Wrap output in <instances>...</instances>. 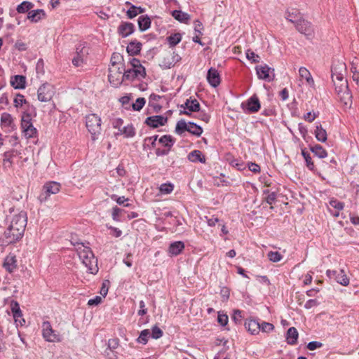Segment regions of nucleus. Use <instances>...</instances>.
I'll return each mask as SVG.
<instances>
[{
	"label": "nucleus",
	"instance_id": "obj_1",
	"mask_svg": "<svg viewBox=\"0 0 359 359\" xmlns=\"http://www.w3.org/2000/svg\"><path fill=\"white\" fill-rule=\"evenodd\" d=\"M26 225V212H20L19 214L13 216L11 224L4 231V236L6 238H11L8 244L15 243L22 238Z\"/></svg>",
	"mask_w": 359,
	"mask_h": 359
},
{
	"label": "nucleus",
	"instance_id": "obj_2",
	"mask_svg": "<svg viewBox=\"0 0 359 359\" xmlns=\"http://www.w3.org/2000/svg\"><path fill=\"white\" fill-rule=\"evenodd\" d=\"M79 256L83 264L87 267L89 273L95 275L98 272L97 259L90 248L85 247L79 252Z\"/></svg>",
	"mask_w": 359,
	"mask_h": 359
},
{
	"label": "nucleus",
	"instance_id": "obj_3",
	"mask_svg": "<svg viewBox=\"0 0 359 359\" xmlns=\"http://www.w3.org/2000/svg\"><path fill=\"white\" fill-rule=\"evenodd\" d=\"M101 118L95 114H90L86 116V126L91 134L92 140H95L101 133Z\"/></svg>",
	"mask_w": 359,
	"mask_h": 359
},
{
	"label": "nucleus",
	"instance_id": "obj_4",
	"mask_svg": "<svg viewBox=\"0 0 359 359\" xmlns=\"http://www.w3.org/2000/svg\"><path fill=\"white\" fill-rule=\"evenodd\" d=\"M61 189V184L55 181H50L44 184L42 191L38 198L40 202L43 203L48 200L52 194H57Z\"/></svg>",
	"mask_w": 359,
	"mask_h": 359
},
{
	"label": "nucleus",
	"instance_id": "obj_5",
	"mask_svg": "<svg viewBox=\"0 0 359 359\" xmlns=\"http://www.w3.org/2000/svg\"><path fill=\"white\" fill-rule=\"evenodd\" d=\"M241 107L244 113L248 114L258 112L261 108V104L258 96L256 94H254L246 101L243 102L241 104Z\"/></svg>",
	"mask_w": 359,
	"mask_h": 359
},
{
	"label": "nucleus",
	"instance_id": "obj_6",
	"mask_svg": "<svg viewBox=\"0 0 359 359\" xmlns=\"http://www.w3.org/2000/svg\"><path fill=\"white\" fill-rule=\"evenodd\" d=\"M296 29L304 34L308 39H311L314 36L313 25L311 22L304 18L299 19L294 25Z\"/></svg>",
	"mask_w": 359,
	"mask_h": 359
},
{
	"label": "nucleus",
	"instance_id": "obj_7",
	"mask_svg": "<svg viewBox=\"0 0 359 359\" xmlns=\"http://www.w3.org/2000/svg\"><path fill=\"white\" fill-rule=\"evenodd\" d=\"M180 108L184 109L180 111V114H184L188 116H191V112L201 111V105L196 98L190 97L187 99L185 102L180 105Z\"/></svg>",
	"mask_w": 359,
	"mask_h": 359
},
{
	"label": "nucleus",
	"instance_id": "obj_8",
	"mask_svg": "<svg viewBox=\"0 0 359 359\" xmlns=\"http://www.w3.org/2000/svg\"><path fill=\"white\" fill-rule=\"evenodd\" d=\"M123 69L121 67H113L109 69L108 80L111 86L115 88L119 87L124 79H123Z\"/></svg>",
	"mask_w": 359,
	"mask_h": 359
},
{
	"label": "nucleus",
	"instance_id": "obj_9",
	"mask_svg": "<svg viewBox=\"0 0 359 359\" xmlns=\"http://www.w3.org/2000/svg\"><path fill=\"white\" fill-rule=\"evenodd\" d=\"M54 95L53 86L50 83H45L42 84L38 89V100L43 102L50 101Z\"/></svg>",
	"mask_w": 359,
	"mask_h": 359
},
{
	"label": "nucleus",
	"instance_id": "obj_10",
	"mask_svg": "<svg viewBox=\"0 0 359 359\" xmlns=\"http://www.w3.org/2000/svg\"><path fill=\"white\" fill-rule=\"evenodd\" d=\"M326 275L329 278H333L337 283L341 285L346 286L349 283V279L343 269L339 271L328 269L326 271Z\"/></svg>",
	"mask_w": 359,
	"mask_h": 359
},
{
	"label": "nucleus",
	"instance_id": "obj_11",
	"mask_svg": "<svg viewBox=\"0 0 359 359\" xmlns=\"http://www.w3.org/2000/svg\"><path fill=\"white\" fill-rule=\"evenodd\" d=\"M257 76L259 79L270 82L274 80V69L269 67L267 65L264 66H256L255 67Z\"/></svg>",
	"mask_w": 359,
	"mask_h": 359
},
{
	"label": "nucleus",
	"instance_id": "obj_12",
	"mask_svg": "<svg viewBox=\"0 0 359 359\" xmlns=\"http://www.w3.org/2000/svg\"><path fill=\"white\" fill-rule=\"evenodd\" d=\"M122 69L123 71V79L124 81H133L139 76L144 79L147 76L145 67H142V69H128L126 70L125 65L123 63Z\"/></svg>",
	"mask_w": 359,
	"mask_h": 359
},
{
	"label": "nucleus",
	"instance_id": "obj_13",
	"mask_svg": "<svg viewBox=\"0 0 359 359\" xmlns=\"http://www.w3.org/2000/svg\"><path fill=\"white\" fill-rule=\"evenodd\" d=\"M42 328L43 337L46 341L50 342L61 341L60 335L55 333V331L53 330L51 325L48 321H45L43 323Z\"/></svg>",
	"mask_w": 359,
	"mask_h": 359
},
{
	"label": "nucleus",
	"instance_id": "obj_14",
	"mask_svg": "<svg viewBox=\"0 0 359 359\" xmlns=\"http://www.w3.org/2000/svg\"><path fill=\"white\" fill-rule=\"evenodd\" d=\"M168 117L163 115H154L148 116L144 123L151 128L155 129L160 126H165L168 122Z\"/></svg>",
	"mask_w": 359,
	"mask_h": 359
},
{
	"label": "nucleus",
	"instance_id": "obj_15",
	"mask_svg": "<svg viewBox=\"0 0 359 359\" xmlns=\"http://www.w3.org/2000/svg\"><path fill=\"white\" fill-rule=\"evenodd\" d=\"M331 72L332 80L335 87V91H341V87H343V88H345V87L348 86V81L344 77L343 74H336V67H332Z\"/></svg>",
	"mask_w": 359,
	"mask_h": 359
},
{
	"label": "nucleus",
	"instance_id": "obj_16",
	"mask_svg": "<svg viewBox=\"0 0 359 359\" xmlns=\"http://www.w3.org/2000/svg\"><path fill=\"white\" fill-rule=\"evenodd\" d=\"M135 31V27L130 22L122 21L117 28V32L122 38H126L133 34Z\"/></svg>",
	"mask_w": 359,
	"mask_h": 359
},
{
	"label": "nucleus",
	"instance_id": "obj_17",
	"mask_svg": "<svg viewBox=\"0 0 359 359\" xmlns=\"http://www.w3.org/2000/svg\"><path fill=\"white\" fill-rule=\"evenodd\" d=\"M339 97L340 102L346 107H348L349 108L352 104V93L351 91L348 88V85L343 88L341 87V91H335Z\"/></svg>",
	"mask_w": 359,
	"mask_h": 359
},
{
	"label": "nucleus",
	"instance_id": "obj_18",
	"mask_svg": "<svg viewBox=\"0 0 359 359\" xmlns=\"http://www.w3.org/2000/svg\"><path fill=\"white\" fill-rule=\"evenodd\" d=\"M244 326L247 331L251 334H258L260 332L259 319L258 318H249L246 319Z\"/></svg>",
	"mask_w": 359,
	"mask_h": 359
},
{
	"label": "nucleus",
	"instance_id": "obj_19",
	"mask_svg": "<svg viewBox=\"0 0 359 359\" xmlns=\"http://www.w3.org/2000/svg\"><path fill=\"white\" fill-rule=\"evenodd\" d=\"M207 81L213 88H217L220 84V75L215 68L210 67L208 69L207 73Z\"/></svg>",
	"mask_w": 359,
	"mask_h": 359
},
{
	"label": "nucleus",
	"instance_id": "obj_20",
	"mask_svg": "<svg viewBox=\"0 0 359 359\" xmlns=\"http://www.w3.org/2000/svg\"><path fill=\"white\" fill-rule=\"evenodd\" d=\"M3 267L8 273H13L18 267L16 256L11 253L7 255L4 260Z\"/></svg>",
	"mask_w": 359,
	"mask_h": 359
},
{
	"label": "nucleus",
	"instance_id": "obj_21",
	"mask_svg": "<svg viewBox=\"0 0 359 359\" xmlns=\"http://www.w3.org/2000/svg\"><path fill=\"white\" fill-rule=\"evenodd\" d=\"M11 86L15 89H25L26 88V77L23 75H15L11 77Z\"/></svg>",
	"mask_w": 359,
	"mask_h": 359
},
{
	"label": "nucleus",
	"instance_id": "obj_22",
	"mask_svg": "<svg viewBox=\"0 0 359 359\" xmlns=\"http://www.w3.org/2000/svg\"><path fill=\"white\" fill-rule=\"evenodd\" d=\"M185 245L182 241H175L170 244L168 252L170 256H177L182 252Z\"/></svg>",
	"mask_w": 359,
	"mask_h": 359
},
{
	"label": "nucleus",
	"instance_id": "obj_23",
	"mask_svg": "<svg viewBox=\"0 0 359 359\" xmlns=\"http://www.w3.org/2000/svg\"><path fill=\"white\" fill-rule=\"evenodd\" d=\"M142 44L136 39L131 41L126 48V51L130 56H135L140 54Z\"/></svg>",
	"mask_w": 359,
	"mask_h": 359
},
{
	"label": "nucleus",
	"instance_id": "obj_24",
	"mask_svg": "<svg viewBox=\"0 0 359 359\" xmlns=\"http://www.w3.org/2000/svg\"><path fill=\"white\" fill-rule=\"evenodd\" d=\"M46 18V13L43 9L32 10L28 12L27 18L32 22H38Z\"/></svg>",
	"mask_w": 359,
	"mask_h": 359
},
{
	"label": "nucleus",
	"instance_id": "obj_25",
	"mask_svg": "<svg viewBox=\"0 0 359 359\" xmlns=\"http://www.w3.org/2000/svg\"><path fill=\"white\" fill-rule=\"evenodd\" d=\"M21 128L25 137L27 139L35 137L37 135L38 131L32 123H28L26 121L24 125L21 126Z\"/></svg>",
	"mask_w": 359,
	"mask_h": 359
},
{
	"label": "nucleus",
	"instance_id": "obj_26",
	"mask_svg": "<svg viewBox=\"0 0 359 359\" xmlns=\"http://www.w3.org/2000/svg\"><path fill=\"white\" fill-rule=\"evenodd\" d=\"M285 18L287 20L295 25L296 22H298V20L303 17L299 9L292 8L291 10L287 9L285 11Z\"/></svg>",
	"mask_w": 359,
	"mask_h": 359
},
{
	"label": "nucleus",
	"instance_id": "obj_27",
	"mask_svg": "<svg viewBox=\"0 0 359 359\" xmlns=\"http://www.w3.org/2000/svg\"><path fill=\"white\" fill-rule=\"evenodd\" d=\"M138 28L140 32L149 29L151 25V19L148 15H142L137 20Z\"/></svg>",
	"mask_w": 359,
	"mask_h": 359
},
{
	"label": "nucleus",
	"instance_id": "obj_28",
	"mask_svg": "<svg viewBox=\"0 0 359 359\" xmlns=\"http://www.w3.org/2000/svg\"><path fill=\"white\" fill-rule=\"evenodd\" d=\"M176 142V139L170 135H164L158 139V143L163 147L171 150Z\"/></svg>",
	"mask_w": 359,
	"mask_h": 359
},
{
	"label": "nucleus",
	"instance_id": "obj_29",
	"mask_svg": "<svg viewBox=\"0 0 359 359\" xmlns=\"http://www.w3.org/2000/svg\"><path fill=\"white\" fill-rule=\"evenodd\" d=\"M299 333L294 327H290L285 334L286 341L290 345H295L297 344Z\"/></svg>",
	"mask_w": 359,
	"mask_h": 359
},
{
	"label": "nucleus",
	"instance_id": "obj_30",
	"mask_svg": "<svg viewBox=\"0 0 359 359\" xmlns=\"http://www.w3.org/2000/svg\"><path fill=\"white\" fill-rule=\"evenodd\" d=\"M187 158L189 161L193 163L200 162L205 163L206 161L205 156L203 154L202 151L196 149L191 151L188 154Z\"/></svg>",
	"mask_w": 359,
	"mask_h": 359
},
{
	"label": "nucleus",
	"instance_id": "obj_31",
	"mask_svg": "<svg viewBox=\"0 0 359 359\" xmlns=\"http://www.w3.org/2000/svg\"><path fill=\"white\" fill-rule=\"evenodd\" d=\"M172 16L177 21L184 24H189L190 15L181 10H174L171 13Z\"/></svg>",
	"mask_w": 359,
	"mask_h": 359
},
{
	"label": "nucleus",
	"instance_id": "obj_32",
	"mask_svg": "<svg viewBox=\"0 0 359 359\" xmlns=\"http://www.w3.org/2000/svg\"><path fill=\"white\" fill-rule=\"evenodd\" d=\"M309 148L316 156L320 158H324L327 156V151L320 144H316L313 145L310 144H309Z\"/></svg>",
	"mask_w": 359,
	"mask_h": 359
},
{
	"label": "nucleus",
	"instance_id": "obj_33",
	"mask_svg": "<svg viewBox=\"0 0 359 359\" xmlns=\"http://www.w3.org/2000/svg\"><path fill=\"white\" fill-rule=\"evenodd\" d=\"M314 134L316 140L320 142H325L327 140V132L320 123H316Z\"/></svg>",
	"mask_w": 359,
	"mask_h": 359
},
{
	"label": "nucleus",
	"instance_id": "obj_34",
	"mask_svg": "<svg viewBox=\"0 0 359 359\" xmlns=\"http://www.w3.org/2000/svg\"><path fill=\"white\" fill-rule=\"evenodd\" d=\"M1 128H11L13 130L15 128L13 123V119L11 115L8 113L4 112L1 116Z\"/></svg>",
	"mask_w": 359,
	"mask_h": 359
},
{
	"label": "nucleus",
	"instance_id": "obj_35",
	"mask_svg": "<svg viewBox=\"0 0 359 359\" xmlns=\"http://www.w3.org/2000/svg\"><path fill=\"white\" fill-rule=\"evenodd\" d=\"M302 155L305 161L306 166L311 171L316 170L314 162L312 160L311 154L306 151V148L302 149Z\"/></svg>",
	"mask_w": 359,
	"mask_h": 359
},
{
	"label": "nucleus",
	"instance_id": "obj_36",
	"mask_svg": "<svg viewBox=\"0 0 359 359\" xmlns=\"http://www.w3.org/2000/svg\"><path fill=\"white\" fill-rule=\"evenodd\" d=\"M136 134L135 128L133 124L121 128L116 135H123L125 137H133Z\"/></svg>",
	"mask_w": 359,
	"mask_h": 359
},
{
	"label": "nucleus",
	"instance_id": "obj_37",
	"mask_svg": "<svg viewBox=\"0 0 359 359\" xmlns=\"http://www.w3.org/2000/svg\"><path fill=\"white\" fill-rule=\"evenodd\" d=\"M189 122L187 123L184 119H181L177 122L175 132L178 135H182L184 132L189 133Z\"/></svg>",
	"mask_w": 359,
	"mask_h": 359
},
{
	"label": "nucleus",
	"instance_id": "obj_38",
	"mask_svg": "<svg viewBox=\"0 0 359 359\" xmlns=\"http://www.w3.org/2000/svg\"><path fill=\"white\" fill-rule=\"evenodd\" d=\"M34 6L32 2L24 1L17 6L16 11L18 13H25L30 11Z\"/></svg>",
	"mask_w": 359,
	"mask_h": 359
},
{
	"label": "nucleus",
	"instance_id": "obj_39",
	"mask_svg": "<svg viewBox=\"0 0 359 359\" xmlns=\"http://www.w3.org/2000/svg\"><path fill=\"white\" fill-rule=\"evenodd\" d=\"M170 47L176 46L182 41V34L179 32L172 34L166 38Z\"/></svg>",
	"mask_w": 359,
	"mask_h": 359
},
{
	"label": "nucleus",
	"instance_id": "obj_40",
	"mask_svg": "<svg viewBox=\"0 0 359 359\" xmlns=\"http://www.w3.org/2000/svg\"><path fill=\"white\" fill-rule=\"evenodd\" d=\"M15 152V151L14 149H12L11 151H6L4 153V159L3 165H4V168L12 167V164H13L12 158L13 156H15V154H14Z\"/></svg>",
	"mask_w": 359,
	"mask_h": 359
},
{
	"label": "nucleus",
	"instance_id": "obj_41",
	"mask_svg": "<svg viewBox=\"0 0 359 359\" xmlns=\"http://www.w3.org/2000/svg\"><path fill=\"white\" fill-rule=\"evenodd\" d=\"M299 73L302 78H304L306 79L308 84L311 86L314 85V80L312 78L311 73L306 68L300 67L299 69Z\"/></svg>",
	"mask_w": 359,
	"mask_h": 359
},
{
	"label": "nucleus",
	"instance_id": "obj_42",
	"mask_svg": "<svg viewBox=\"0 0 359 359\" xmlns=\"http://www.w3.org/2000/svg\"><path fill=\"white\" fill-rule=\"evenodd\" d=\"M149 337H151V332L149 329H145L141 331L136 341L139 344L145 345L147 344Z\"/></svg>",
	"mask_w": 359,
	"mask_h": 359
},
{
	"label": "nucleus",
	"instance_id": "obj_43",
	"mask_svg": "<svg viewBox=\"0 0 359 359\" xmlns=\"http://www.w3.org/2000/svg\"><path fill=\"white\" fill-rule=\"evenodd\" d=\"M190 127L189 133L196 137H200L203 132V128L194 122H189Z\"/></svg>",
	"mask_w": 359,
	"mask_h": 359
},
{
	"label": "nucleus",
	"instance_id": "obj_44",
	"mask_svg": "<svg viewBox=\"0 0 359 359\" xmlns=\"http://www.w3.org/2000/svg\"><path fill=\"white\" fill-rule=\"evenodd\" d=\"M14 107L15 108L21 107L23 104H29V102L25 99V97L21 93H17L13 100Z\"/></svg>",
	"mask_w": 359,
	"mask_h": 359
},
{
	"label": "nucleus",
	"instance_id": "obj_45",
	"mask_svg": "<svg viewBox=\"0 0 359 359\" xmlns=\"http://www.w3.org/2000/svg\"><path fill=\"white\" fill-rule=\"evenodd\" d=\"M243 316H242V311L239 309H234L231 316V320L236 325H241Z\"/></svg>",
	"mask_w": 359,
	"mask_h": 359
},
{
	"label": "nucleus",
	"instance_id": "obj_46",
	"mask_svg": "<svg viewBox=\"0 0 359 359\" xmlns=\"http://www.w3.org/2000/svg\"><path fill=\"white\" fill-rule=\"evenodd\" d=\"M259 328L262 332L269 333L274 330L275 327L272 323L259 320Z\"/></svg>",
	"mask_w": 359,
	"mask_h": 359
},
{
	"label": "nucleus",
	"instance_id": "obj_47",
	"mask_svg": "<svg viewBox=\"0 0 359 359\" xmlns=\"http://www.w3.org/2000/svg\"><path fill=\"white\" fill-rule=\"evenodd\" d=\"M146 100L144 97H138L135 102L133 103L131 107L133 111H140L144 106Z\"/></svg>",
	"mask_w": 359,
	"mask_h": 359
},
{
	"label": "nucleus",
	"instance_id": "obj_48",
	"mask_svg": "<svg viewBox=\"0 0 359 359\" xmlns=\"http://www.w3.org/2000/svg\"><path fill=\"white\" fill-rule=\"evenodd\" d=\"M245 54L247 59L250 60L252 63H259L260 62V57L250 49L247 50Z\"/></svg>",
	"mask_w": 359,
	"mask_h": 359
},
{
	"label": "nucleus",
	"instance_id": "obj_49",
	"mask_svg": "<svg viewBox=\"0 0 359 359\" xmlns=\"http://www.w3.org/2000/svg\"><path fill=\"white\" fill-rule=\"evenodd\" d=\"M163 334V330L157 325H155L151 327V337L154 339L161 338Z\"/></svg>",
	"mask_w": 359,
	"mask_h": 359
},
{
	"label": "nucleus",
	"instance_id": "obj_50",
	"mask_svg": "<svg viewBox=\"0 0 359 359\" xmlns=\"http://www.w3.org/2000/svg\"><path fill=\"white\" fill-rule=\"evenodd\" d=\"M158 135H155L151 137H147L144 140L143 148L144 149H147V147H149V145L147 144V142H151V147L156 148V141L158 140Z\"/></svg>",
	"mask_w": 359,
	"mask_h": 359
},
{
	"label": "nucleus",
	"instance_id": "obj_51",
	"mask_svg": "<svg viewBox=\"0 0 359 359\" xmlns=\"http://www.w3.org/2000/svg\"><path fill=\"white\" fill-rule=\"evenodd\" d=\"M268 259L273 262H278L283 258V255L278 251H270L267 254Z\"/></svg>",
	"mask_w": 359,
	"mask_h": 359
},
{
	"label": "nucleus",
	"instance_id": "obj_52",
	"mask_svg": "<svg viewBox=\"0 0 359 359\" xmlns=\"http://www.w3.org/2000/svg\"><path fill=\"white\" fill-rule=\"evenodd\" d=\"M82 52V49L79 51V48H76V55L72 59V64L75 67H80L83 63V59L81 53Z\"/></svg>",
	"mask_w": 359,
	"mask_h": 359
},
{
	"label": "nucleus",
	"instance_id": "obj_53",
	"mask_svg": "<svg viewBox=\"0 0 359 359\" xmlns=\"http://www.w3.org/2000/svg\"><path fill=\"white\" fill-rule=\"evenodd\" d=\"M174 189V186L171 183L162 184L159 188L161 193L164 194H170Z\"/></svg>",
	"mask_w": 359,
	"mask_h": 359
},
{
	"label": "nucleus",
	"instance_id": "obj_54",
	"mask_svg": "<svg viewBox=\"0 0 359 359\" xmlns=\"http://www.w3.org/2000/svg\"><path fill=\"white\" fill-rule=\"evenodd\" d=\"M330 205L337 210H341L344 208V203L339 201L337 198H331L330 202Z\"/></svg>",
	"mask_w": 359,
	"mask_h": 359
},
{
	"label": "nucleus",
	"instance_id": "obj_55",
	"mask_svg": "<svg viewBox=\"0 0 359 359\" xmlns=\"http://www.w3.org/2000/svg\"><path fill=\"white\" fill-rule=\"evenodd\" d=\"M277 199V193L276 191H272L271 194H268V196H265L263 198V202H266L269 205H273Z\"/></svg>",
	"mask_w": 359,
	"mask_h": 359
},
{
	"label": "nucleus",
	"instance_id": "obj_56",
	"mask_svg": "<svg viewBox=\"0 0 359 359\" xmlns=\"http://www.w3.org/2000/svg\"><path fill=\"white\" fill-rule=\"evenodd\" d=\"M119 339L118 338H113L110 339L108 341L107 344V349L109 351H115L119 346Z\"/></svg>",
	"mask_w": 359,
	"mask_h": 359
},
{
	"label": "nucleus",
	"instance_id": "obj_57",
	"mask_svg": "<svg viewBox=\"0 0 359 359\" xmlns=\"http://www.w3.org/2000/svg\"><path fill=\"white\" fill-rule=\"evenodd\" d=\"M229 321V317L225 313H222L221 312H218L217 316V322L218 323L222 326L224 327L227 325Z\"/></svg>",
	"mask_w": 359,
	"mask_h": 359
},
{
	"label": "nucleus",
	"instance_id": "obj_58",
	"mask_svg": "<svg viewBox=\"0 0 359 359\" xmlns=\"http://www.w3.org/2000/svg\"><path fill=\"white\" fill-rule=\"evenodd\" d=\"M11 309L13 316L19 315L20 313L21 309L20 308L19 303L15 300H12L11 302Z\"/></svg>",
	"mask_w": 359,
	"mask_h": 359
},
{
	"label": "nucleus",
	"instance_id": "obj_59",
	"mask_svg": "<svg viewBox=\"0 0 359 359\" xmlns=\"http://www.w3.org/2000/svg\"><path fill=\"white\" fill-rule=\"evenodd\" d=\"M160 67L163 69H170L173 67V61L171 60V57H164L160 64Z\"/></svg>",
	"mask_w": 359,
	"mask_h": 359
},
{
	"label": "nucleus",
	"instance_id": "obj_60",
	"mask_svg": "<svg viewBox=\"0 0 359 359\" xmlns=\"http://www.w3.org/2000/svg\"><path fill=\"white\" fill-rule=\"evenodd\" d=\"M120 60H123L122 55L118 53H114L111 57L110 63L113 67H115L118 63L120 62Z\"/></svg>",
	"mask_w": 359,
	"mask_h": 359
},
{
	"label": "nucleus",
	"instance_id": "obj_61",
	"mask_svg": "<svg viewBox=\"0 0 359 359\" xmlns=\"http://www.w3.org/2000/svg\"><path fill=\"white\" fill-rule=\"evenodd\" d=\"M229 163L231 166L236 168L239 170H243L245 168L244 163L236 158L231 160Z\"/></svg>",
	"mask_w": 359,
	"mask_h": 359
},
{
	"label": "nucleus",
	"instance_id": "obj_62",
	"mask_svg": "<svg viewBox=\"0 0 359 359\" xmlns=\"http://www.w3.org/2000/svg\"><path fill=\"white\" fill-rule=\"evenodd\" d=\"M220 295L222 302H227L230 295V289L227 287H222L220 290Z\"/></svg>",
	"mask_w": 359,
	"mask_h": 359
},
{
	"label": "nucleus",
	"instance_id": "obj_63",
	"mask_svg": "<svg viewBox=\"0 0 359 359\" xmlns=\"http://www.w3.org/2000/svg\"><path fill=\"white\" fill-rule=\"evenodd\" d=\"M122 212H125V210L118 208L117 206L114 207L112 208V214H111L113 220L119 222L120 221L119 214L121 213Z\"/></svg>",
	"mask_w": 359,
	"mask_h": 359
},
{
	"label": "nucleus",
	"instance_id": "obj_64",
	"mask_svg": "<svg viewBox=\"0 0 359 359\" xmlns=\"http://www.w3.org/2000/svg\"><path fill=\"white\" fill-rule=\"evenodd\" d=\"M129 63L134 69H142V67H144L141 65L140 60L135 57L131 58Z\"/></svg>",
	"mask_w": 359,
	"mask_h": 359
}]
</instances>
